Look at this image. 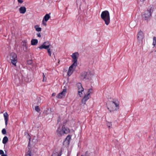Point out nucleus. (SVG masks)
<instances>
[{
	"label": "nucleus",
	"instance_id": "f257e3e1",
	"mask_svg": "<svg viewBox=\"0 0 156 156\" xmlns=\"http://www.w3.org/2000/svg\"><path fill=\"white\" fill-rule=\"evenodd\" d=\"M107 109L110 112L117 110L119 108V104L118 101L115 99L111 101H108L106 103Z\"/></svg>",
	"mask_w": 156,
	"mask_h": 156
},
{
	"label": "nucleus",
	"instance_id": "f03ea898",
	"mask_svg": "<svg viewBox=\"0 0 156 156\" xmlns=\"http://www.w3.org/2000/svg\"><path fill=\"white\" fill-rule=\"evenodd\" d=\"M101 17L105 24L106 25H108L110 23V16L109 12L107 10L103 11L101 15Z\"/></svg>",
	"mask_w": 156,
	"mask_h": 156
},
{
	"label": "nucleus",
	"instance_id": "7ed1b4c3",
	"mask_svg": "<svg viewBox=\"0 0 156 156\" xmlns=\"http://www.w3.org/2000/svg\"><path fill=\"white\" fill-rule=\"evenodd\" d=\"M9 57L12 64L14 66H16L17 62L16 54L14 52H12L10 54Z\"/></svg>",
	"mask_w": 156,
	"mask_h": 156
},
{
	"label": "nucleus",
	"instance_id": "20e7f679",
	"mask_svg": "<svg viewBox=\"0 0 156 156\" xmlns=\"http://www.w3.org/2000/svg\"><path fill=\"white\" fill-rule=\"evenodd\" d=\"M152 8H149L147 10L144 12L143 17L145 20L148 19L151 16L152 12Z\"/></svg>",
	"mask_w": 156,
	"mask_h": 156
},
{
	"label": "nucleus",
	"instance_id": "39448f33",
	"mask_svg": "<svg viewBox=\"0 0 156 156\" xmlns=\"http://www.w3.org/2000/svg\"><path fill=\"white\" fill-rule=\"evenodd\" d=\"M80 78L81 80L85 81L87 79H89L90 77L87 72H83L81 73L80 76Z\"/></svg>",
	"mask_w": 156,
	"mask_h": 156
},
{
	"label": "nucleus",
	"instance_id": "423d86ee",
	"mask_svg": "<svg viewBox=\"0 0 156 156\" xmlns=\"http://www.w3.org/2000/svg\"><path fill=\"white\" fill-rule=\"evenodd\" d=\"M50 43L48 41H47L45 42L40 46L38 47L40 49H46L49 48L50 46Z\"/></svg>",
	"mask_w": 156,
	"mask_h": 156
},
{
	"label": "nucleus",
	"instance_id": "0eeeda50",
	"mask_svg": "<svg viewBox=\"0 0 156 156\" xmlns=\"http://www.w3.org/2000/svg\"><path fill=\"white\" fill-rule=\"evenodd\" d=\"M78 85V94L80 97L83 96V92L84 91V89L82 87L81 84L80 83Z\"/></svg>",
	"mask_w": 156,
	"mask_h": 156
},
{
	"label": "nucleus",
	"instance_id": "6e6552de",
	"mask_svg": "<svg viewBox=\"0 0 156 156\" xmlns=\"http://www.w3.org/2000/svg\"><path fill=\"white\" fill-rule=\"evenodd\" d=\"M56 132L57 135L58 136H61L62 135L64 134L62 127H61L60 126L57 129Z\"/></svg>",
	"mask_w": 156,
	"mask_h": 156
},
{
	"label": "nucleus",
	"instance_id": "1a4fd4ad",
	"mask_svg": "<svg viewBox=\"0 0 156 156\" xmlns=\"http://www.w3.org/2000/svg\"><path fill=\"white\" fill-rule=\"evenodd\" d=\"M79 56V53L78 52H75L71 55L73 59L72 62H77V58Z\"/></svg>",
	"mask_w": 156,
	"mask_h": 156
},
{
	"label": "nucleus",
	"instance_id": "9d476101",
	"mask_svg": "<svg viewBox=\"0 0 156 156\" xmlns=\"http://www.w3.org/2000/svg\"><path fill=\"white\" fill-rule=\"evenodd\" d=\"M66 92V89H63V91L61 92L58 94L56 96V97L58 98H64L65 96Z\"/></svg>",
	"mask_w": 156,
	"mask_h": 156
},
{
	"label": "nucleus",
	"instance_id": "9b49d317",
	"mask_svg": "<svg viewBox=\"0 0 156 156\" xmlns=\"http://www.w3.org/2000/svg\"><path fill=\"white\" fill-rule=\"evenodd\" d=\"M144 33L140 30L139 32L137 34V38L139 41H142L144 38Z\"/></svg>",
	"mask_w": 156,
	"mask_h": 156
},
{
	"label": "nucleus",
	"instance_id": "f8f14e48",
	"mask_svg": "<svg viewBox=\"0 0 156 156\" xmlns=\"http://www.w3.org/2000/svg\"><path fill=\"white\" fill-rule=\"evenodd\" d=\"M90 97V96L88 95L87 94H86L85 95L84 97L82 100V104L84 105H85L86 104V101L89 99Z\"/></svg>",
	"mask_w": 156,
	"mask_h": 156
},
{
	"label": "nucleus",
	"instance_id": "ddd939ff",
	"mask_svg": "<svg viewBox=\"0 0 156 156\" xmlns=\"http://www.w3.org/2000/svg\"><path fill=\"white\" fill-rule=\"evenodd\" d=\"M3 115L5 121V125L6 126H7L8 120L9 115L7 112H5L4 113Z\"/></svg>",
	"mask_w": 156,
	"mask_h": 156
},
{
	"label": "nucleus",
	"instance_id": "4468645a",
	"mask_svg": "<svg viewBox=\"0 0 156 156\" xmlns=\"http://www.w3.org/2000/svg\"><path fill=\"white\" fill-rule=\"evenodd\" d=\"M63 130V132L64 134H68L70 132L69 129L67 127H65V126L63 125L62 126Z\"/></svg>",
	"mask_w": 156,
	"mask_h": 156
},
{
	"label": "nucleus",
	"instance_id": "2eb2a0df",
	"mask_svg": "<svg viewBox=\"0 0 156 156\" xmlns=\"http://www.w3.org/2000/svg\"><path fill=\"white\" fill-rule=\"evenodd\" d=\"M26 11V9L24 6L20 7L19 9V11L20 13L24 14Z\"/></svg>",
	"mask_w": 156,
	"mask_h": 156
},
{
	"label": "nucleus",
	"instance_id": "dca6fc26",
	"mask_svg": "<svg viewBox=\"0 0 156 156\" xmlns=\"http://www.w3.org/2000/svg\"><path fill=\"white\" fill-rule=\"evenodd\" d=\"M38 43V41L37 39H32L31 40V44L32 45H37Z\"/></svg>",
	"mask_w": 156,
	"mask_h": 156
},
{
	"label": "nucleus",
	"instance_id": "f3484780",
	"mask_svg": "<svg viewBox=\"0 0 156 156\" xmlns=\"http://www.w3.org/2000/svg\"><path fill=\"white\" fill-rule=\"evenodd\" d=\"M62 154V151L59 152H54L51 156H61Z\"/></svg>",
	"mask_w": 156,
	"mask_h": 156
},
{
	"label": "nucleus",
	"instance_id": "a211bd4d",
	"mask_svg": "<svg viewBox=\"0 0 156 156\" xmlns=\"http://www.w3.org/2000/svg\"><path fill=\"white\" fill-rule=\"evenodd\" d=\"M73 72V69L72 68L69 67L68 71L67 72V74L69 76H70Z\"/></svg>",
	"mask_w": 156,
	"mask_h": 156
},
{
	"label": "nucleus",
	"instance_id": "6ab92c4d",
	"mask_svg": "<svg viewBox=\"0 0 156 156\" xmlns=\"http://www.w3.org/2000/svg\"><path fill=\"white\" fill-rule=\"evenodd\" d=\"M23 46L24 47L23 50L24 51H26L27 49V41L26 40H24L23 41Z\"/></svg>",
	"mask_w": 156,
	"mask_h": 156
},
{
	"label": "nucleus",
	"instance_id": "aec40b11",
	"mask_svg": "<svg viewBox=\"0 0 156 156\" xmlns=\"http://www.w3.org/2000/svg\"><path fill=\"white\" fill-rule=\"evenodd\" d=\"M50 18V16L49 14H46L44 17L43 20L46 22Z\"/></svg>",
	"mask_w": 156,
	"mask_h": 156
},
{
	"label": "nucleus",
	"instance_id": "412c9836",
	"mask_svg": "<svg viewBox=\"0 0 156 156\" xmlns=\"http://www.w3.org/2000/svg\"><path fill=\"white\" fill-rule=\"evenodd\" d=\"M8 141V138L7 136H5L3 138L2 140V143L4 144H5Z\"/></svg>",
	"mask_w": 156,
	"mask_h": 156
},
{
	"label": "nucleus",
	"instance_id": "4be33fe9",
	"mask_svg": "<svg viewBox=\"0 0 156 156\" xmlns=\"http://www.w3.org/2000/svg\"><path fill=\"white\" fill-rule=\"evenodd\" d=\"M15 81L16 83L18 84L20 83V79L18 77V76L17 75H16L15 76Z\"/></svg>",
	"mask_w": 156,
	"mask_h": 156
},
{
	"label": "nucleus",
	"instance_id": "5701e85b",
	"mask_svg": "<svg viewBox=\"0 0 156 156\" xmlns=\"http://www.w3.org/2000/svg\"><path fill=\"white\" fill-rule=\"evenodd\" d=\"M34 28H35L36 31L37 32H40L41 30V28L39 27V26L36 25L34 26Z\"/></svg>",
	"mask_w": 156,
	"mask_h": 156
},
{
	"label": "nucleus",
	"instance_id": "b1692460",
	"mask_svg": "<svg viewBox=\"0 0 156 156\" xmlns=\"http://www.w3.org/2000/svg\"><path fill=\"white\" fill-rule=\"evenodd\" d=\"M73 63L72 64V65L70 66L73 68H73H76L77 66V62H73Z\"/></svg>",
	"mask_w": 156,
	"mask_h": 156
},
{
	"label": "nucleus",
	"instance_id": "393cba45",
	"mask_svg": "<svg viewBox=\"0 0 156 156\" xmlns=\"http://www.w3.org/2000/svg\"><path fill=\"white\" fill-rule=\"evenodd\" d=\"M73 63L72 64V65L70 66L73 68H73H76L77 66V62H73Z\"/></svg>",
	"mask_w": 156,
	"mask_h": 156
},
{
	"label": "nucleus",
	"instance_id": "a878e982",
	"mask_svg": "<svg viewBox=\"0 0 156 156\" xmlns=\"http://www.w3.org/2000/svg\"><path fill=\"white\" fill-rule=\"evenodd\" d=\"M156 44V38L155 37H154L153 38V45L154 46H155Z\"/></svg>",
	"mask_w": 156,
	"mask_h": 156
},
{
	"label": "nucleus",
	"instance_id": "bb28decb",
	"mask_svg": "<svg viewBox=\"0 0 156 156\" xmlns=\"http://www.w3.org/2000/svg\"><path fill=\"white\" fill-rule=\"evenodd\" d=\"M93 90L92 89L90 88L89 89L88 91V94H87L88 95L90 96V94L92 93L93 92Z\"/></svg>",
	"mask_w": 156,
	"mask_h": 156
},
{
	"label": "nucleus",
	"instance_id": "cd10ccee",
	"mask_svg": "<svg viewBox=\"0 0 156 156\" xmlns=\"http://www.w3.org/2000/svg\"><path fill=\"white\" fill-rule=\"evenodd\" d=\"M107 126L109 128H110L112 126V122H107Z\"/></svg>",
	"mask_w": 156,
	"mask_h": 156
},
{
	"label": "nucleus",
	"instance_id": "c85d7f7f",
	"mask_svg": "<svg viewBox=\"0 0 156 156\" xmlns=\"http://www.w3.org/2000/svg\"><path fill=\"white\" fill-rule=\"evenodd\" d=\"M35 110L37 112H39L40 111V109L38 106H36L35 107Z\"/></svg>",
	"mask_w": 156,
	"mask_h": 156
},
{
	"label": "nucleus",
	"instance_id": "c756f323",
	"mask_svg": "<svg viewBox=\"0 0 156 156\" xmlns=\"http://www.w3.org/2000/svg\"><path fill=\"white\" fill-rule=\"evenodd\" d=\"M47 49L48 52V54L50 56H51V49L49 48H47Z\"/></svg>",
	"mask_w": 156,
	"mask_h": 156
},
{
	"label": "nucleus",
	"instance_id": "7c9ffc66",
	"mask_svg": "<svg viewBox=\"0 0 156 156\" xmlns=\"http://www.w3.org/2000/svg\"><path fill=\"white\" fill-rule=\"evenodd\" d=\"M2 134L5 135L6 134V131L5 129H3L2 131Z\"/></svg>",
	"mask_w": 156,
	"mask_h": 156
},
{
	"label": "nucleus",
	"instance_id": "2f4dec72",
	"mask_svg": "<svg viewBox=\"0 0 156 156\" xmlns=\"http://www.w3.org/2000/svg\"><path fill=\"white\" fill-rule=\"evenodd\" d=\"M43 81H45L46 80V78L45 76V75L44 74V73H43Z\"/></svg>",
	"mask_w": 156,
	"mask_h": 156
},
{
	"label": "nucleus",
	"instance_id": "473e14b6",
	"mask_svg": "<svg viewBox=\"0 0 156 156\" xmlns=\"http://www.w3.org/2000/svg\"><path fill=\"white\" fill-rule=\"evenodd\" d=\"M66 139H68V142H69L71 139V136L70 135H68L66 138Z\"/></svg>",
	"mask_w": 156,
	"mask_h": 156
},
{
	"label": "nucleus",
	"instance_id": "72a5a7b5",
	"mask_svg": "<svg viewBox=\"0 0 156 156\" xmlns=\"http://www.w3.org/2000/svg\"><path fill=\"white\" fill-rule=\"evenodd\" d=\"M88 151H86L84 155H81V156H88Z\"/></svg>",
	"mask_w": 156,
	"mask_h": 156
},
{
	"label": "nucleus",
	"instance_id": "f704fd0d",
	"mask_svg": "<svg viewBox=\"0 0 156 156\" xmlns=\"http://www.w3.org/2000/svg\"><path fill=\"white\" fill-rule=\"evenodd\" d=\"M27 153H28V155H29V156H31V151H27Z\"/></svg>",
	"mask_w": 156,
	"mask_h": 156
},
{
	"label": "nucleus",
	"instance_id": "c9c22d12",
	"mask_svg": "<svg viewBox=\"0 0 156 156\" xmlns=\"http://www.w3.org/2000/svg\"><path fill=\"white\" fill-rule=\"evenodd\" d=\"M0 154H2V155L4 154V152L3 150H0Z\"/></svg>",
	"mask_w": 156,
	"mask_h": 156
},
{
	"label": "nucleus",
	"instance_id": "e433bc0d",
	"mask_svg": "<svg viewBox=\"0 0 156 156\" xmlns=\"http://www.w3.org/2000/svg\"><path fill=\"white\" fill-rule=\"evenodd\" d=\"M37 36L38 37H40L41 36V33H38L37 34Z\"/></svg>",
	"mask_w": 156,
	"mask_h": 156
},
{
	"label": "nucleus",
	"instance_id": "4c0bfd02",
	"mask_svg": "<svg viewBox=\"0 0 156 156\" xmlns=\"http://www.w3.org/2000/svg\"><path fill=\"white\" fill-rule=\"evenodd\" d=\"M18 2L19 3H22L23 2V0H18Z\"/></svg>",
	"mask_w": 156,
	"mask_h": 156
},
{
	"label": "nucleus",
	"instance_id": "58836bf2",
	"mask_svg": "<svg viewBox=\"0 0 156 156\" xmlns=\"http://www.w3.org/2000/svg\"><path fill=\"white\" fill-rule=\"evenodd\" d=\"M42 24H43L44 26L46 25V23L44 22V20H42Z\"/></svg>",
	"mask_w": 156,
	"mask_h": 156
},
{
	"label": "nucleus",
	"instance_id": "ea45409f",
	"mask_svg": "<svg viewBox=\"0 0 156 156\" xmlns=\"http://www.w3.org/2000/svg\"><path fill=\"white\" fill-rule=\"evenodd\" d=\"M31 62H32V61L31 60H30L28 62V63L29 64H31Z\"/></svg>",
	"mask_w": 156,
	"mask_h": 156
},
{
	"label": "nucleus",
	"instance_id": "a19ab883",
	"mask_svg": "<svg viewBox=\"0 0 156 156\" xmlns=\"http://www.w3.org/2000/svg\"><path fill=\"white\" fill-rule=\"evenodd\" d=\"M55 93H53L52 95V96H55Z\"/></svg>",
	"mask_w": 156,
	"mask_h": 156
},
{
	"label": "nucleus",
	"instance_id": "79ce46f5",
	"mask_svg": "<svg viewBox=\"0 0 156 156\" xmlns=\"http://www.w3.org/2000/svg\"><path fill=\"white\" fill-rule=\"evenodd\" d=\"M1 156H7V155L6 154H4L3 155H2Z\"/></svg>",
	"mask_w": 156,
	"mask_h": 156
},
{
	"label": "nucleus",
	"instance_id": "37998d69",
	"mask_svg": "<svg viewBox=\"0 0 156 156\" xmlns=\"http://www.w3.org/2000/svg\"><path fill=\"white\" fill-rule=\"evenodd\" d=\"M146 0H140V1L142 2H144V1H145Z\"/></svg>",
	"mask_w": 156,
	"mask_h": 156
},
{
	"label": "nucleus",
	"instance_id": "c03bdc74",
	"mask_svg": "<svg viewBox=\"0 0 156 156\" xmlns=\"http://www.w3.org/2000/svg\"><path fill=\"white\" fill-rule=\"evenodd\" d=\"M27 156H29V155H28V153H27Z\"/></svg>",
	"mask_w": 156,
	"mask_h": 156
}]
</instances>
